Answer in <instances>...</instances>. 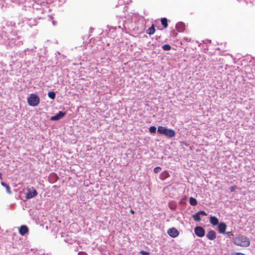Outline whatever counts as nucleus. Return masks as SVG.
I'll return each mask as SVG.
<instances>
[{
	"mask_svg": "<svg viewBox=\"0 0 255 255\" xmlns=\"http://www.w3.org/2000/svg\"><path fill=\"white\" fill-rule=\"evenodd\" d=\"M162 48L165 51L170 50L171 48V46L169 44L163 45Z\"/></svg>",
	"mask_w": 255,
	"mask_h": 255,
	"instance_id": "412c9836",
	"label": "nucleus"
},
{
	"mask_svg": "<svg viewBox=\"0 0 255 255\" xmlns=\"http://www.w3.org/2000/svg\"><path fill=\"white\" fill-rule=\"evenodd\" d=\"M28 232V228L25 225H22L19 228V233L22 236H24Z\"/></svg>",
	"mask_w": 255,
	"mask_h": 255,
	"instance_id": "1a4fd4ad",
	"label": "nucleus"
},
{
	"mask_svg": "<svg viewBox=\"0 0 255 255\" xmlns=\"http://www.w3.org/2000/svg\"><path fill=\"white\" fill-rule=\"evenodd\" d=\"M27 192L26 193L25 197L27 199H31L37 195V192L33 187L27 188Z\"/></svg>",
	"mask_w": 255,
	"mask_h": 255,
	"instance_id": "20e7f679",
	"label": "nucleus"
},
{
	"mask_svg": "<svg viewBox=\"0 0 255 255\" xmlns=\"http://www.w3.org/2000/svg\"><path fill=\"white\" fill-rule=\"evenodd\" d=\"M167 234L172 238H176L178 236L179 233L175 228H171L168 230Z\"/></svg>",
	"mask_w": 255,
	"mask_h": 255,
	"instance_id": "423d86ee",
	"label": "nucleus"
},
{
	"mask_svg": "<svg viewBox=\"0 0 255 255\" xmlns=\"http://www.w3.org/2000/svg\"><path fill=\"white\" fill-rule=\"evenodd\" d=\"M210 222L214 226L219 224V220L215 216H211L210 218Z\"/></svg>",
	"mask_w": 255,
	"mask_h": 255,
	"instance_id": "f8f14e48",
	"label": "nucleus"
},
{
	"mask_svg": "<svg viewBox=\"0 0 255 255\" xmlns=\"http://www.w3.org/2000/svg\"><path fill=\"white\" fill-rule=\"evenodd\" d=\"M17 41H16V40H15V41L14 42V43L15 44V45H21L22 44V42L21 41V40H19L20 38L19 37H17Z\"/></svg>",
	"mask_w": 255,
	"mask_h": 255,
	"instance_id": "4be33fe9",
	"label": "nucleus"
},
{
	"mask_svg": "<svg viewBox=\"0 0 255 255\" xmlns=\"http://www.w3.org/2000/svg\"><path fill=\"white\" fill-rule=\"evenodd\" d=\"M218 231L220 233L224 234L227 228V225L225 223L221 222L218 224Z\"/></svg>",
	"mask_w": 255,
	"mask_h": 255,
	"instance_id": "6e6552de",
	"label": "nucleus"
},
{
	"mask_svg": "<svg viewBox=\"0 0 255 255\" xmlns=\"http://www.w3.org/2000/svg\"><path fill=\"white\" fill-rule=\"evenodd\" d=\"M206 237L210 240H213L216 238V233L213 230L210 231L206 235Z\"/></svg>",
	"mask_w": 255,
	"mask_h": 255,
	"instance_id": "9d476101",
	"label": "nucleus"
},
{
	"mask_svg": "<svg viewBox=\"0 0 255 255\" xmlns=\"http://www.w3.org/2000/svg\"><path fill=\"white\" fill-rule=\"evenodd\" d=\"M78 255H88L85 252H80L78 253Z\"/></svg>",
	"mask_w": 255,
	"mask_h": 255,
	"instance_id": "c85d7f7f",
	"label": "nucleus"
},
{
	"mask_svg": "<svg viewBox=\"0 0 255 255\" xmlns=\"http://www.w3.org/2000/svg\"><path fill=\"white\" fill-rule=\"evenodd\" d=\"M236 255H245L244 254H242V253H239L236 254Z\"/></svg>",
	"mask_w": 255,
	"mask_h": 255,
	"instance_id": "7c9ffc66",
	"label": "nucleus"
},
{
	"mask_svg": "<svg viewBox=\"0 0 255 255\" xmlns=\"http://www.w3.org/2000/svg\"><path fill=\"white\" fill-rule=\"evenodd\" d=\"M161 22L162 25L164 28H166L168 26L167 19L166 18H162L161 19Z\"/></svg>",
	"mask_w": 255,
	"mask_h": 255,
	"instance_id": "f3484780",
	"label": "nucleus"
},
{
	"mask_svg": "<svg viewBox=\"0 0 255 255\" xmlns=\"http://www.w3.org/2000/svg\"><path fill=\"white\" fill-rule=\"evenodd\" d=\"M1 184L2 186H3V187H4L6 188V191L8 193H9V194L11 193L10 188V187L9 186V185H8L5 182H2V181L1 182Z\"/></svg>",
	"mask_w": 255,
	"mask_h": 255,
	"instance_id": "2eb2a0df",
	"label": "nucleus"
},
{
	"mask_svg": "<svg viewBox=\"0 0 255 255\" xmlns=\"http://www.w3.org/2000/svg\"><path fill=\"white\" fill-rule=\"evenodd\" d=\"M171 34L175 36V35H176V33L175 32L174 30H173Z\"/></svg>",
	"mask_w": 255,
	"mask_h": 255,
	"instance_id": "c756f323",
	"label": "nucleus"
},
{
	"mask_svg": "<svg viewBox=\"0 0 255 255\" xmlns=\"http://www.w3.org/2000/svg\"><path fill=\"white\" fill-rule=\"evenodd\" d=\"M200 215L206 216L207 213L204 211H200L198 212Z\"/></svg>",
	"mask_w": 255,
	"mask_h": 255,
	"instance_id": "a878e982",
	"label": "nucleus"
},
{
	"mask_svg": "<svg viewBox=\"0 0 255 255\" xmlns=\"http://www.w3.org/2000/svg\"><path fill=\"white\" fill-rule=\"evenodd\" d=\"M169 207L170 209L172 210H174L176 209V205L174 203H170L169 204Z\"/></svg>",
	"mask_w": 255,
	"mask_h": 255,
	"instance_id": "5701e85b",
	"label": "nucleus"
},
{
	"mask_svg": "<svg viewBox=\"0 0 255 255\" xmlns=\"http://www.w3.org/2000/svg\"><path fill=\"white\" fill-rule=\"evenodd\" d=\"M27 102L30 106L35 107L39 104L40 102V99L37 95L35 94H31L27 98Z\"/></svg>",
	"mask_w": 255,
	"mask_h": 255,
	"instance_id": "7ed1b4c3",
	"label": "nucleus"
},
{
	"mask_svg": "<svg viewBox=\"0 0 255 255\" xmlns=\"http://www.w3.org/2000/svg\"><path fill=\"white\" fill-rule=\"evenodd\" d=\"M161 170V168L160 167H156L154 168V172L155 173H157L159 172Z\"/></svg>",
	"mask_w": 255,
	"mask_h": 255,
	"instance_id": "b1692460",
	"label": "nucleus"
},
{
	"mask_svg": "<svg viewBox=\"0 0 255 255\" xmlns=\"http://www.w3.org/2000/svg\"><path fill=\"white\" fill-rule=\"evenodd\" d=\"M195 235L198 237H203L205 236V231L203 227L200 226L196 227L194 229Z\"/></svg>",
	"mask_w": 255,
	"mask_h": 255,
	"instance_id": "39448f33",
	"label": "nucleus"
},
{
	"mask_svg": "<svg viewBox=\"0 0 255 255\" xmlns=\"http://www.w3.org/2000/svg\"><path fill=\"white\" fill-rule=\"evenodd\" d=\"M234 245L242 247H248L250 245V241L248 238L243 235H239L233 239Z\"/></svg>",
	"mask_w": 255,
	"mask_h": 255,
	"instance_id": "f257e3e1",
	"label": "nucleus"
},
{
	"mask_svg": "<svg viewBox=\"0 0 255 255\" xmlns=\"http://www.w3.org/2000/svg\"><path fill=\"white\" fill-rule=\"evenodd\" d=\"M140 254H141V255H149V253L144 251H140Z\"/></svg>",
	"mask_w": 255,
	"mask_h": 255,
	"instance_id": "393cba45",
	"label": "nucleus"
},
{
	"mask_svg": "<svg viewBox=\"0 0 255 255\" xmlns=\"http://www.w3.org/2000/svg\"><path fill=\"white\" fill-rule=\"evenodd\" d=\"M236 189V186H233L230 188V190L231 192H234Z\"/></svg>",
	"mask_w": 255,
	"mask_h": 255,
	"instance_id": "cd10ccee",
	"label": "nucleus"
},
{
	"mask_svg": "<svg viewBox=\"0 0 255 255\" xmlns=\"http://www.w3.org/2000/svg\"><path fill=\"white\" fill-rule=\"evenodd\" d=\"M224 234H225L226 235H227L229 237H231L232 236H233V233L232 232H225Z\"/></svg>",
	"mask_w": 255,
	"mask_h": 255,
	"instance_id": "bb28decb",
	"label": "nucleus"
},
{
	"mask_svg": "<svg viewBox=\"0 0 255 255\" xmlns=\"http://www.w3.org/2000/svg\"><path fill=\"white\" fill-rule=\"evenodd\" d=\"M193 218L194 221L197 222H199L201 220L200 215L198 212L193 215Z\"/></svg>",
	"mask_w": 255,
	"mask_h": 255,
	"instance_id": "a211bd4d",
	"label": "nucleus"
},
{
	"mask_svg": "<svg viewBox=\"0 0 255 255\" xmlns=\"http://www.w3.org/2000/svg\"><path fill=\"white\" fill-rule=\"evenodd\" d=\"M176 29L179 32H183L185 29L184 23H183L182 22H179L177 23L176 25Z\"/></svg>",
	"mask_w": 255,
	"mask_h": 255,
	"instance_id": "9b49d317",
	"label": "nucleus"
},
{
	"mask_svg": "<svg viewBox=\"0 0 255 255\" xmlns=\"http://www.w3.org/2000/svg\"><path fill=\"white\" fill-rule=\"evenodd\" d=\"M65 115V113L62 111H59L55 116H52L50 118L51 121H57L62 118Z\"/></svg>",
	"mask_w": 255,
	"mask_h": 255,
	"instance_id": "0eeeda50",
	"label": "nucleus"
},
{
	"mask_svg": "<svg viewBox=\"0 0 255 255\" xmlns=\"http://www.w3.org/2000/svg\"><path fill=\"white\" fill-rule=\"evenodd\" d=\"M169 176V173L167 171H164L160 175V178L162 180H164Z\"/></svg>",
	"mask_w": 255,
	"mask_h": 255,
	"instance_id": "4468645a",
	"label": "nucleus"
},
{
	"mask_svg": "<svg viewBox=\"0 0 255 255\" xmlns=\"http://www.w3.org/2000/svg\"><path fill=\"white\" fill-rule=\"evenodd\" d=\"M130 212L131 213V214H134V211L132 210V209H131L130 210Z\"/></svg>",
	"mask_w": 255,
	"mask_h": 255,
	"instance_id": "2f4dec72",
	"label": "nucleus"
},
{
	"mask_svg": "<svg viewBox=\"0 0 255 255\" xmlns=\"http://www.w3.org/2000/svg\"><path fill=\"white\" fill-rule=\"evenodd\" d=\"M155 32L154 26L153 24L149 27L148 29L146 30V33L149 35L153 34Z\"/></svg>",
	"mask_w": 255,
	"mask_h": 255,
	"instance_id": "ddd939ff",
	"label": "nucleus"
},
{
	"mask_svg": "<svg viewBox=\"0 0 255 255\" xmlns=\"http://www.w3.org/2000/svg\"><path fill=\"white\" fill-rule=\"evenodd\" d=\"M149 131L151 133H155L156 131V128L155 126H151L149 128Z\"/></svg>",
	"mask_w": 255,
	"mask_h": 255,
	"instance_id": "aec40b11",
	"label": "nucleus"
},
{
	"mask_svg": "<svg viewBox=\"0 0 255 255\" xmlns=\"http://www.w3.org/2000/svg\"><path fill=\"white\" fill-rule=\"evenodd\" d=\"M48 96L51 99L53 100L55 98L56 94L55 92L51 91L48 92Z\"/></svg>",
	"mask_w": 255,
	"mask_h": 255,
	"instance_id": "6ab92c4d",
	"label": "nucleus"
},
{
	"mask_svg": "<svg viewBox=\"0 0 255 255\" xmlns=\"http://www.w3.org/2000/svg\"><path fill=\"white\" fill-rule=\"evenodd\" d=\"M157 132L159 134H163L168 138L173 137L176 135L174 130L162 126H159L158 127Z\"/></svg>",
	"mask_w": 255,
	"mask_h": 255,
	"instance_id": "f03ea898",
	"label": "nucleus"
},
{
	"mask_svg": "<svg viewBox=\"0 0 255 255\" xmlns=\"http://www.w3.org/2000/svg\"><path fill=\"white\" fill-rule=\"evenodd\" d=\"M189 203L192 206H196L197 204V200L193 197H190L189 198Z\"/></svg>",
	"mask_w": 255,
	"mask_h": 255,
	"instance_id": "dca6fc26",
	"label": "nucleus"
},
{
	"mask_svg": "<svg viewBox=\"0 0 255 255\" xmlns=\"http://www.w3.org/2000/svg\"><path fill=\"white\" fill-rule=\"evenodd\" d=\"M2 178V174L0 173V179H1Z\"/></svg>",
	"mask_w": 255,
	"mask_h": 255,
	"instance_id": "473e14b6",
	"label": "nucleus"
}]
</instances>
